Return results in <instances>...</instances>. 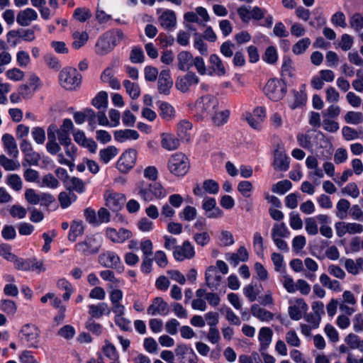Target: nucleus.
<instances>
[{"label": "nucleus", "mask_w": 363, "mask_h": 363, "mask_svg": "<svg viewBox=\"0 0 363 363\" xmlns=\"http://www.w3.org/2000/svg\"><path fill=\"white\" fill-rule=\"evenodd\" d=\"M136 190L140 198L145 202L162 199L167 195L165 189L160 182L141 180L137 184Z\"/></svg>", "instance_id": "nucleus-1"}, {"label": "nucleus", "mask_w": 363, "mask_h": 363, "mask_svg": "<svg viewBox=\"0 0 363 363\" xmlns=\"http://www.w3.org/2000/svg\"><path fill=\"white\" fill-rule=\"evenodd\" d=\"M167 168L175 176H184L189 168V160L183 153L177 152L172 155L168 160Z\"/></svg>", "instance_id": "nucleus-3"}, {"label": "nucleus", "mask_w": 363, "mask_h": 363, "mask_svg": "<svg viewBox=\"0 0 363 363\" xmlns=\"http://www.w3.org/2000/svg\"><path fill=\"white\" fill-rule=\"evenodd\" d=\"M118 149L116 147L113 145L108 146L107 147L100 150V160L104 164H108L113 158H114L118 155Z\"/></svg>", "instance_id": "nucleus-37"}, {"label": "nucleus", "mask_w": 363, "mask_h": 363, "mask_svg": "<svg viewBox=\"0 0 363 363\" xmlns=\"http://www.w3.org/2000/svg\"><path fill=\"white\" fill-rule=\"evenodd\" d=\"M0 165L6 171H14L20 167V163L13 159H9L4 155H0Z\"/></svg>", "instance_id": "nucleus-45"}, {"label": "nucleus", "mask_w": 363, "mask_h": 363, "mask_svg": "<svg viewBox=\"0 0 363 363\" xmlns=\"http://www.w3.org/2000/svg\"><path fill=\"white\" fill-rule=\"evenodd\" d=\"M84 233V226L82 222L73 221L70 226V230L68 235V240L74 242L77 238L82 236Z\"/></svg>", "instance_id": "nucleus-40"}, {"label": "nucleus", "mask_w": 363, "mask_h": 363, "mask_svg": "<svg viewBox=\"0 0 363 363\" xmlns=\"http://www.w3.org/2000/svg\"><path fill=\"white\" fill-rule=\"evenodd\" d=\"M162 147L169 151L177 149L180 145L179 140L174 135L167 133L162 134Z\"/></svg>", "instance_id": "nucleus-33"}, {"label": "nucleus", "mask_w": 363, "mask_h": 363, "mask_svg": "<svg viewBox=\"0 0 363 363\" xmlns=\"http://www.w3.org/2000/svg\"><path fill=\"white\" fill-rule=\"evenodd\" d=\"M173 254L174 258L179 261L191 259L195 255L194 247L189 241L186 240L182 245L176 247Z\"/></svg>", "instance_id": "nucleus-12"}, {"label": "nucleus", "mask_w": 363, "mask_h": 363, "mask_svg": "<svg viewBox=\"0 0 363 363\" xmlns=\"http://www.w3.org/2000/svg\"><path fill=\"white\" fill-rule=\"evenodd\" d=\"M72 46L75 49H79L87 42L89 39V35L86 32L75 31L72 34Z\"/></svg>", "instance_id": "nucleus-46"}, {"label": "nucleus", "mask_w": 363, "mask_h": 363, "mask_svg": "<svg viewBox=\"0 0 363 363\" xmlns=\"http://www.w3.org/2000/svg\"><path fill=\"white\" fill-rule=\"evenodd\" d=\"M206 283L211 289H216L220 284L222 277L218 274L216 267L210 266L206 272Z\"/></svg>", "instance_id": "nucleus-19"}, {"label": "nucleus", "mask_w": 363, "mask_h": 363, "mask_svg": "<svg viewBox=\"0 0 363 363\" xmlns=\"http://www.w3.org/2000/svg\"><path fill=\"white\" fill-rule=\"evenodd\" d=\"M307 306L303 299H298L294 306L289 307V315L293 320H298L302 318V313L306 311Z\"/></svg>", "instance_id": "nucleus-27"}, {"label": "nucleus", "mask_w": 363, "mask_h": 363, "mask_svg": "<svg viewBox=\"0 0 363 363\" xmlns=\"http://www.w3.org/2000/svg\"><path fill=\"white\" fill-rule=\"evenodd\" d=\"M123 86L126 92L133 99H138L140 95V88L137 83L131 82L126 79L123 82Z\"/></svg>", "instance_id": "nucleus-42"}, {"label": "nucleus", "mask_w": 363, "mask_h": 363, "mask_svg": "<svg viewBox=\"0 0 363 363\" xmlns=\"http://www.w3.org/2000/svg\"><path fill=\"white\" fill-rule=\"evenodd\" d=\"M291 187V183L289 180L279 182L272 186V191L279 194H284Z\"/></svg>", "instance_id": "nucleus-59"}, {"label": "nucleus", "mask_w": 363, "mask_h": 363, "mask_svg": "<svg viewBox=\"0 0 363 363\" xmlns=\"http://www.w3.org/2000/svg\"><path fill=\"white\" fill-rule=\"evenodd\" d=\"M345 120L347 123L359 124L363 121V115L361 112L348 111L345 116Z\"/></svg>", "instance_id": "nucleus-57"}, {"label": "nucleus", "mask_w": 363, "mask_h": 363, "mask_svg": "<svg viewBox=\"0 0 363 363\" xmlns=\"http://www.w3.org/2000/svg\"><path fill=\"white\" fill-rule=\"evenodd\" d=\"M168 303L162 297H156L147 308V314L150 315H166L169 313Z\"/></svg>", "instance_id": "nucleus-10"}, {"label": "nucleus", "mask_w": 363, "mask_h": 363, "mask_svg": "<svg viewBox=\"0 0 363 363\" xmlns=\"http://www.w3.org/2000/svg\"><path fill=\"white\" fill-rule=\"evenodd\" d=\"M252 189V184L249 181H242L238 184V191L246 198L251 196Z\"/></svg>", "instance_id": "nucleus-60"}, {"label": "nucleus", "mask_w": 363, "mask_h": 363, "mask_svg": "<svg viewBox=\"0 0 363 363\" xmlns=\"http://www.w3.org/2000/svg\"><path fill=\"white\" fill-rule=\"evenodd\" d=\"M91 16V11L86 8H77L74 12V17L79 22H84Z\"/></svg>", "instance_id": "nucleus-64"}, {"label": "nucleus", "mask_w": 363, "mask_h": 363, "mask_svg": "<svg viewBox=\"0 0 363 363\" xmlns=\"http://www.w3.org/2000/svg\"><path fill=\"white\" fill-rule=\"evenodd\" d=\"M102 351L105 356L111 360L119 358L115 346L108 340H105Z\"/></svg>", "instance_id": "nucleus-55"}, {"label": "nucleus", "mask_w": 363, "mask_h": 363, "mask_svg": "<svg viewBox=\"0 0 363 363\" xmlns=\"http://www.w3.org/2000/svg\"><path fill=\"white\" fill-rule=\"evenodd\" d=\"M137 152L133 149L126 150L123 153L116 163L117 169L121 172H127L131 169L136 162Z\"/></svg>", "instance_id": "nucleus-8"}, {"label": "nucleus", "mask_w": 363, "mask_h": 363, "mask_svg": "<svg viewBox=\"0 0 363 363\" xmlns=\"http://www.w3.org/2000/svg\"><path fill=\"white\" fill-rule=\"evenodd\" d=\"M199 82V78L194 72H189L184 76L179 77L176 81V88L183 93L188 92L191 87Z\"/></svg>", "instance_id": "nucleus-9"}, {"label": "nucleus", "mask_w": 363, "mask_h": 363, "mask_svg": "<svg viewBox=\"0 0 363 363\" xmlns=\"http://www.w3.org/2000/svg\"><path fill=\"white\" fill-rule=\"evenodd\" d=\"M0 308L8 315H14L17 310V306L13 301L3 299L0 301Z\"/></svg>", "instance_id": "nucleus-50"}, {"label": "nucleus", "mask_w": 363, "mask_h": 363, "mask_svg": "<svg viewBox=\"0 0 363 363\" xmlns=\"http://www.w3.org/2000/svg\"><path fill=\"white\" fill-rule=\"evenodd\" d=\"M319 279L323 286L335 291H342L340 283L337 280L331 279L328 274H322Z\"/></svg>", "instance_id": "nucleus-35"}, {"label": "nucleus", "mask_w": 363, "mask_h": 363, "mask_svg": "<svg viewBox=\"0 0 363 363\" xmlns=\"http://www.w3.org/2000/svg\"><path fill=\"white\" fill-rule=\"evenodd\" d=\"M157 89L160 94L168 95L173 85L169 70H162L159 74Z\"/></svg>", "instance_id": "nucleus-16"}, {"label": "nucleus", "mask_w": 363, "mask_h": 363, "mask_svg": "<svg viewBox=\"0 0 363 363\" xmlns=\"http://www.w3.org/2000/svg\"><path fill=\"white\" fill-rule=\"evenodd\" d=\"M206 290L203 289H199L196 291V298L191 302V307L194 310H199L201 311H205L207 308L206 299Z\"/></svg>", "instance_id": "nucleus-31"}, {"label": "nucleus", "mask_w": 363, "mask_h": 363, "mask_svg": "<svg viewBox=\"0 0 363 363\" xmlns=\"http://www.w3.org/2000/svg\"><path fill=\"white\" fill-rule=\"evenodd\" d=\"M273 332L268 327L261 328L259 331L258 339L260 343V351L265 350L272 342Z\"/></svg>", "instance_id": "nucleus-25"}, {"label": "nucleus", "mask_w": 363, "mask_h": 363, "mask_svg": "<svg viewBox=\"0 0 363 363\" xmlns=\"http://www.w3.org/2000/svg\"><path fill=\"white\" fill-rule=\"evenodd\" d=\"M107 237L113 242L121 243L130 238L132 233L127 229L120 228L116 230L115 228H108L106 229Z\"/></svg>", "instance_id": "nucleus-15"}, {"label": "nucleus", "mask_w": 363, "mask_h": 363, "mask_svg": "<svg viewBox=\"0 0 363 363\" xmlns=\"http://www.w3.org/2000/svg\"><path fill=\"white\" fill-rule=\"evenodd\" d=\"M99 262L107 268H116L121 259L115 252L107 251L99 256Z\"/></svg>", "instance_id": "nucleus-18"}, {"label": "nucleus", "mask_w": 363, "mask_h": 363, "mask_svg": "<svg viewBox=\"0 0 363 363\" xmlns=\"http://www.w3.org/2000/svg\"><path fill=\"white\" fill-rule=\"evenodd\" d=\"M350 207V203L349 202V201L345 199H340L336 205V216L341 220L346 218L347 216V211Z\"/></svg>", "instance_id": "nucleus-41"}, {"label": "nucleus", "mask_w": 363, "mask_h": 363, "mask_svg": "<svg viewBox=\"0 0 363 363\" xmlns=\"http://www.w3.org/2000/svg\"><path fill=\"white\" fill-rule=\"evenodd\" d=\"M209 62L211 69L216 75L220 77L225 74L226 71L225 66L218 55L216 54L211 55L209 57Z\"/></svg>", "instance_id": "nucleus-30"}, {"label": "nucleus", "mask_w": 363, "mask_h": 363, "mask_svg": "<svg viewBox=\"0 0 363 363\" xmlns=\"http://www.w3.org/2000/svg\"><path fill=\"white\" fill-rule=\"evenodd\" d=\"M274 168L279 171H286L289 167V161L282 147H278L274 151Z\"/></svg>", "instance_id": "nucleus-14"}, {"label": "nucleus", "mask_w": 363, "mask_h": 363, "mask_svg": "<svg viewBox=\"0 0 363 363\" xmlns=\"http://www.w3.org/2000/svg\"><path fill=\"white\" fill-rule=\"evenodd\" d=\"M158 20L160 26L167 30L174 28L177 23L175 13L170 10L163 12Z\"/></svg>", "instance_id": "nucleus-21"}, {"label": "nucleus", "mask_w": 363, "mask_h": 363, "mask_svg": "<svg viewBox=\"0 0 363 363\" xmlns=\"http://www.w3.org/2000/svg\"><path fill=\"white\" fill-rule=\"evenodd\" d=\"M289 231L284 223L275 224L272 230V238H287Z\"/></svg>", "instance_id": "nucleus-51"}, {"label": "nucleus", "mask_w": 363, "mask_h": 363, "mask_svg": "<svg viewBox=\"0 0 363 363\" xmlns=\"http://www.w3.org/2000/svg\"><path fill=\"white\" fill-rule=\"evenodd\" d=\"M40 330L35 324L26 323L23 325L19 332V339L28 344L30 347H38Z\"/></svg>", "instance_id": "nucleus-5"}, {"label": "nucleus", "mask_w": 363, "mask_h": 363, "mask_svg": "<svg viewBox=\"0 0 363 363\" xmlns=\"http://www.w3.org/2000/svg\"><path fill=\"white\" fill-rule=\"evenodd\" d=\"M345 342L350 348L358 349L363 352V340H360L355 334L350 333L345 337Z\"/></svg>", "instance_id": "nucleus-48"}, {"label": "nucleus", "mask_w": 363, "mask_h": 363, "mask_svg": "<svg viewBox=\"0 0 363 363\" xmlns=\"http://www.w3.org/2000/svg\"><path fill=\"white\" fill-rule=\"evenodd\" d=\"M264 91L268 98L272 101H278L283 99L286 93V85L279 79H269L266 84Z\"/></svg>", "instance_id": "nucleus-6"}, {"label": "nucleus", "mask_w": 363, "mask_h": 363, "mask_svg": "<svg viewBox=\"0 0 363 363\" xmlns=\"http://www.w3.org/2000/svg\"><path fill=\"white\" fill-rule=\"evenodd\" d=\"M196 209L193 206H187L179 213V218L184 220L191 221L196 218Z\"/></svg>", "instance_id": "nucleus-54"}, {"label": "nucleus", "mask_w": 363, "mask_h": 363, "mask_svg": "<svg viewBox=\"0 0 363 363\" xmlns=\"http://www.w3.org/2000/svg\"><path fill=\"white\" fill-rule=\"evenodd\" d=\"M37 12L30 8L20 11L16 17V21L21 26H28L32 21L37 20Z\"/></svg>", "instance_id": "nucleus-17"}, {"label": "nucleus", "mask_w": 363, "mask_h": 363, "mask_svg": "<svg viewBox=\"0 0 363 363\" xmlns=\"http://www.w3.org/2000/svg\"><path fill=\"white\" fill-rule=\"evenodd\" d=\"M297 140L300 146L303 148L309 149L313 145V133L308 131L305 134H299L297 136Z\"/></svg>", "instance_id": "nucleus-47"}, {"label": "nucleus", "mask_w": 363, "mask_h": 363, "mask_svg": "<svg viewBox=\"0 0 363 363\" xmlns=\"http://www.w3.org/2000/svg\"><path fill=\"white\" fill-rule=\"evenodd\" d=\"M92 105L98 109L106 110L108 105V94L106 91H100L92 100Z\"/></svg>", "instance_id": "nucleus-44"}, {"label": "nucleus", "mask_w": 363, "mask_h": 363, "mask_svg": "<svg viewBox=\"0 0 363 363\" xmlns=\"http://www.w3.org/2000/svg\"><path fill=\"white\" fill-rule=\"evenodd\" d=\"M81 75L74 68H64L60 73L59 79L62 87L67 90H72L81 83Z\"/></svg>", "instance_id": "nucleus-4"}, {"label": "nucleus", "mask_w": 363, "mask_h": 363, "mask_svg": "<svg viewBox=\"0 0 363 363\" xmlns=\"http://www.w3.org/2000/svg\"><path fill=\"white\" fill-rule=\"evenodd\" d=\"M282 75L294 77L295 76V69L293 67V62L290 58H284L282 67Z\"/></svg>", "instance_id": "nucleus-61"}, {"label": "nucleus", "mask_w": 363, "mask_h": 363, "mask_svg": "<svg viewBox=\"0 0 363 363\" xmlns=\"http://www.w3.org/2000/svg\"><path fill=\"white\" fill-rule=\"evenodd\" d=\"M158 176V170L155 166H147L143 169V177L152 182H156Z\"/></svg>", "instance_id": "nucleus-63"}, {"label": "nucleus", "mask_w": 363, "mask_h": 363, "mask_svg": "<svg viewBox=\"0 0 363 363\" xmlns=\"http://www.w3.org/2000/svg\"><path fill=\"white\" fill-rule=\"evenodd\" d=\"M160 116L164 120L169 121L174 118L175 110L171 104L167 102H161L160 105Z\"/></svg>", "instance_id": "nucleus-39"}, {"label": "nucleus", "mask_w": 363, "mask_h": 363, "mask_svg": "<svg viewBox=\"0 0 363 363\" xmlns=\"http://www.w3.org/2000/svg\"><path fill=\"white\" fill-rule=\"evenodd\" d=\"M2 141L8 154L13 158H16L18 155V150L14 138L11 135L6 133L2 136Z\"/></svg>", "instance_id": "nucleus-23"}, {"label": "nucleus", "mask_w": 363, "mask_h": 363, "mask_svg": "<svg viewBox=\"0 0 363 363\" xmlns=\"http://www.w3.org/2000/svg\"><path fill=\"white\" fill-rule=\"evenodd\" d=\"M77 196L70 189L66 191L60 192L58 195V201L62 208H68L72 202L75 201Z\"/></svg>", "instance_id": "nucleus-34"}, {"label": "nucleus", "mask_w": 363, "mask_h": 363, "mask_svg": "<svg viewBox=\"0 0 363 363\" xmlns=\"http://www.w3.org/2000/svg\"><path fill=\"white\" fill-rule=\"evenodd\" d=\"M230 116V111L228 110H224L216 113L213 117V121L217 126H220L227 123Z\"/></svg>", "instance_id": "nucleus-62"}, {"label": "nucleus", "mask_w": 363, "mask_h": 363, "mask_svg": "<svg viewBox=\"0 0 363 363\" xmlns=\"http://www.w3.org/2000/svg\"><path fill=\"white\" fill-rule=\"evenodd\" d=\"M193 239L198 245L205 247L210 242L211 236L208 232L202 231L194 233Z\"/></svg>", "instance_id": "nucleus-53"}, {"label": "nucleus", "mask_w": 363, "mask_h": 363, "mask_svg": "<svg viewBox=\"0 0 363 363\" xmlns=\"http://www.w3.org/2000/svg\"><path fill=\"white\" fill-rule=\"evenodd\" d=\"M116 43H113L111 40V38L108 35H104L99 39L96 44V52L99 55H106L115 46Z\"/></svg>", "instance_id": "nucleus-22"}, {"label": "nucleus", "mask_w": 363, "mask_h": 363, "mask_svg": "<svg viewBox=\"0 0 363 363\" xmlns=\"http://www.w3.org/2000/svg\"><path fill=\"white\" fill-rule=\"evenodd\" d=\"M0 255L9 262H14L18 257L11 252V247L8 244H1L0 245Z\"/></svg>", "instance_id": "nucleus-58"}, {"label": "nucleus", "mask_w": 363, "mask_h": 363, "mask_svg": "<svg viewBox=\"0 0 363 363\" xmlns=\"http://www.w3.org/2000/svg\"><path fill=\"white\" fill-rule=\"evenodd\" d=\"M101 244L102 240L100 236L96 235L86 236L83 241L75 245L74 249L82 255L89 256L98 254Z\"/></svg>", "instance_id": "nucleus-2"}, {"label": "nucleus", "mask_w": 363, "mask_h": 363, "mask_svg": "<svg viewBox=\"0 0 363 363\" xmlns=\"http://www.w3.org/2000/svg\"><path fill=\"white\" fill-rule=\"evenodd\" d=\"M89 313L92 318H99L104 315H109L111 310L107 303L101 302L96 305L89 306Z\"/></svg>", "instance_id": "nucleus-28"}, {"label": "nucleus", "mask_w": 363, "mask_h": 363, "mask_svg": "<svg viewBox=\"0 0 363 363\" xmlns=\"http://www.w3.org/2000/svg\"><path fill=\"white\" fill-rule=\"evenodd\" d=\"M101 80L108 83L113 89H119L121 84L113 76V72L111 69H106L101 76Z\"/></svg>", "instance_id": "nucleus-36"}, {"label": "nucleus", "mask_w": 363, "mask_h": 363, "mask_svg": "<svg viewBox=\"0 0 363 363\" xmlns=\"http://www.w3.org/2000/svg\"><path fill=\"white\" fill-rule=\"evenodd\" d=\"M310 45L311 40L308 38H302L293 45L292 52L296 55H301L305 52Z\"/></svg>", "instance_id": "nucleus-49"}, {"label": "nucleus", "mask_w": 363, "mask_h": 363, "mask_svg": "<svg viewBox=\"0 0 363 363\" xmlns=\"http://www.w3.org/2000/svg\"><path fill=\"white\" fill-rule=\"evenodd\" d=\"M138 137V133L136 130L131 129L118 130L114 133L115 140L119 142H123L126 139L136 140Z\"/></svg>", "instance_id": "nucleus-38"}, {"label": "nucleus", "mask_w": 363, "mask_h": 363, "mask_svg": "<svg viewBox=\"0 0 363 363\" xmlns=\"http://www.w3.org/2000/svg\"><path fill=\"white\" fill-rule=\"evenodd\" d=\"M218 105V99L212 95H206L196 101V106L206 113H213Z\"/></svg>", "instance_id": "nucleus-13"}, {"label": "nucleus", "mask_w": 363, "mask_h": 363, "mask_svg": "<svg viewBox=\"0 0 363 363\" xmlns=\"http://www.w3.org/2000/svg\"><path fill=\"white\" fill-rule=\"evenodd\" d=\"M178 68L182 71H187L192 66L193 56L188 51L180 52L177 57Z\"/></svg>", "instance_id": "nucleus-26"}, {"label": "nucleus", "mask_w": 363, "mask_h": 363, "mask_svg": "<svg viewBox=\"0 0 363 363\" xmlns=\"http://www.w3.org/2000/svg\"><path fill=\"white\" fill-rule=\"evenodd\" d=\"M6 183L16 191H20L23 188L22 179L17 174H11L8 175L6 179Z\"/></svg>", "instance_id": "nucleus-43"}, {"label": "nucleus", "mask_w": 363, "mask_h": 363, "mask_svg": "<svg viewBox=\"0 0 363 363\" xmlns=\"http://www.w3.org/2000/svg\"><path fill=\"white\" fill-rule=\"evenodd\" d=\"M125 197L123 194L116 192H108L106 196V204L113 211H120L124 206Z\"/></svg>", "instance_id": "nucleus-11"}, {"label": "nucleus", "mask_w": 363, "mask_h": 363, "mask_svg": "<svg viewBox=\"0 0 363 363\" xmlns=\"http://www.w3.org/2000/svg\"><path fill=\"white\" fill-rule=\"evenodd\" d=\"M252 315L262 322H269L273 320L274 314L264 308H261L257 304H253L251 306Z\"/></svg>", "instance_id": "nucleus-24"}, {"label": "nucleus", "mask_w": 363, "mask_h": 363, "mask_svg": "<svg viewBox=\"0 0 363 363\" xmlns=\"http://www.w3.org/2000/svg\"><path fill=\"white\" fill-rule=\"evenodd\" d=\"M341 192L343 194H346L354 199H356L359 196V189L354 182H350L347 184L344 188L341 189Z\"/></svg>", "instance_id": "nucleus-56"}, {"label": "nucleus", "mask_w": 363, "mask_h": 363, "mask_svg": "<svg viewBox=\"0 0 363 363\" xmlns=\"http://www.w3.org/2000/svg\"><path fill=\"white\" fill-rule=\"evenodd\" d=\"M191 123L186 120L180 121L177 124V133L179 138L184 142H189L191 138Z\"/></svg>", "instance_id": "nucleus-20"}, {"label": "nucleus", "mask_w": 363, "mask_h": 363, "mask_svg": "<svg viewBox=\"0 0 363 363\" xmlns=\"http://www.w3.org/2000/svg\"><path fill=\"white\" fill-rule=\"evenodd\" d=\"M216 200L213 198H208L204 200L202 207L206 212L208 218H217L221 216V211L219 208H216Z\"/></svg>", "instance_id": "nucleus-29"}, {"label": "nucleus", "mask_w": 363, "mask_h": 363, "mask_svg": "<svg viewBox=\"0 0 363 363\" xmlns=\"http://www.w3.org/2000/svg\"><path fill=\"white\" fill-rule=\"evenodd\" d=\"M26 201L32 205L40 204L48 206L55 201V197L50 193H37L33 189H27L25 191Z\"/></svg>", "instance_id": "nucleus-7"}, {"label": "nucleus", "mask_w": 363, "mask_h": 363, "mask_svg": "<svg viewBox=\"0 0 363 363\" xmlns=\"http://www.w3.org/2000/svg\"><path fill=\"white\" fill-rule=\"evenodd\" d=\"M350 26L356 32L363 29V16L355 13L350 17Z\"/></svg>", "instance_id": "nucleus-52"}, {"label": "nucleus", "mask_w": 363, "mask_h": 363, "mask_svg": "<svg viewBox=\"0 0 363 363\" xmlns=\"http://www.w3.org/2000/svg\"><path fill=\"white\" fill-rule=\"evenodd\" d=\"M248 259V252L245 247H240L237 253L228 255L227 260L233 266H237L240 262H245Z\"/></svg>", "instance_id": "nucleus-32"}]
</instances>
